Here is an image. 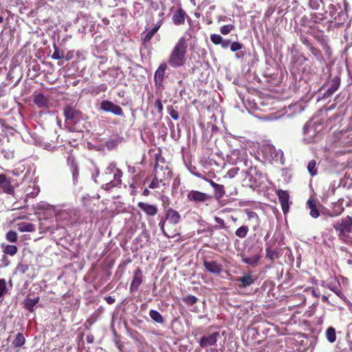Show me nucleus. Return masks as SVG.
<instances>
[{
	"mask_svg": "<svg viewBox=\"0 0 352 352\" xmlns=\"http://www.w3.org/2000/svg\"><path fill=\"white\" fill-rule=\"evenodd\" d=\"M122 172L117 168L115 164H111L105 169L104 173L100 177L102 188L106 190H109L120 185L122 182Z\"/></svg>",
	"mask_w": 352,
	"mask_h": 352,
	"instance_id": "f257e3e1",
	"label": "nucleus"
},
{
	"mask_svg": "<svg viewBox=\"0 0 352 352\" xmlns=\"http://www.w3.org/2000/svg\"><path fill=\"white\" fill-rule=\"evenodd\" d=\"M187 50V42L184 37L179 38L169 58V64L174 67L184 65Z\"/></svg>",
	"mask_w": 352,
	"mask_h": 352,
	"instance_id": "f03ea898",
	"label": "nucleus"
},
{
	"mask_svg": "<svg viewBox=\"0 0 352 352\" xmlns=\"http://www.w3.org/2000/svg\"><path fill=\"white\" fill-rule=\"evenodd\" d=\"M340 240L346 241L352 232V217L349 215L338 219L333 224Z\"/></svg>",
	"mask_w": 352,
	"mask_h": 352,
	"instance_id": "7ed1b4c3",
	"label": "nucleus"
},
{
	"mask_svg": "<svg viewBox=\"0 0 352 352\" xmlns=\"http://www.w3.org/2000/svg\"><path fill=\"white\" fill-rule=\"evenodd\" d=\"M168 162L160 154H155V182L162 183L170 177Z\"/></svg>",
	"mask_w": 352,
	"mask_h": 352,
	"instance_id": "20e7f679",
	"label": "nucleus"
},
{
	"mask_svg": "<svg viewBox=\"0 0 352 352\" xmlns=\"http://www.w3.org/2000/svg\"><path fill=\"white\" fill-rule=\"evenodd\" d=\"M100 109L105 112L112 113L116 116H124L123 110L119 105L107 100H104L100 102Z\"/></svg>",
	"mask_w": 352,
	"mask_h": 352,
	"instance_id": "39448f33",
	"label": "nucleus"
},
{
	"mask_svg": "<svg viewBox=\"0 0 352 352\" xmlns=\"http://www.w3.org/2000/svg\"><path fill=\"white\" fill-rule=\"evenodd\" d=\"M211 199V196L198 190H190L187 195V199L193 203H204Z\"/></svg>",
	"mask_w": 352,
	"mask_h": 352,
	"instance_id": "423d86ee",
	"label": "nucleus"
},
{
	"mask_svg": "<svg viewBox=\"0 0 352 352\" xmlns=\"http://www.w3.org/2000/svg\"><path fill=\"white\" fill-rule=\"evenodd\" d=\"M0 190L10 195L14 194V188L12 184L10 178L3 173L0 174Z\"/></svg>",
	"mask_w": 352,
	"mask_h": 352,
	"instance_id": "0eeeda50",
	"label": "nucleus"
},
{
	"mask_svg": "<svg viewBox=\"0 0 352 352\" xmlns=\"http://www.w3.org/2000/svg\"><path fill=\"white\" fill-rule=\"evenodd\" d=\"M257 280V277L252 273H244L242 276L237 277L236 281L240 289H244L253 285Z\"/></svg>",
	"mask_w": 352,
	"mask_h": 352,
	"instance_id": "6e6552de",
	"label": "nucleus"
},
{
	"mask_svg": "<svg viewBox=\"0 0 352 352\" xmlns=\"http://www.w3.org/2000/svg\"><path fill=\"white\" fill-rule=\"evenodd\" d=\"M161 230L164 235L168 238H173L178 234L177 225L168 223V221L162 220L159 223Z\"/></svg>",
	"mask_w": 352,
	"mask_h": 352,
	"instance_id": "1a4fd4ad",
	"label": "nucleus"
},
{
	"mask_svg": "<svg viewBox=\"0 0 352 352\" xmlns=\"http://www.w3.org/2000/svg\"><path fill=\"white\" fill-rule=\"evenodd\" d=\"M80 113V111L69 105H67L63 109V114L65 117V122L69 124L75 123L76 120L78 119Z\"/></svg>",
	"mask_w": 352,
	"mask_h": 352,
	"instance_id": "9d476101",
	"label": "nucleus"
},
{
	"mask_svg": "<svg viewBox=\"0 0 352 352\" xmlns=\"http://www.w3.org/2000/svg\"><path fill=\"white\" fill-rule=\"evenodd\" d=\"M203 265L206 271L214 274H219L223 271V265L217 261L204 260Z\"/></svg>",
	"mask_w": 352,
	"mask_h": 352,
	"instance_id": "9b49d317",
	"label": "nucleus"
},
{
	"mask_svg": "<svg viewBox=\"0 0 352 352\" xmlns=\"http://www.w3.org/2000/svg\"><path fill=\"white\" fill-rule=\"evenodd\" d=\"M230 160L233 164H237L238 162H243L244 165L248 166V160L245 152L239 150L234 149L231 152Z\"/></svg>",
	"mask_w": 352,
	"mask_h": 352,
	"instance_id": "f8f14e48",
	"label": "nucleus"
},
{
	"mask_svg": "<svg viewBox=\"0 0 352 352\" xmlns=\"http://www.w3.org/2000/svg\"><path fill=\"white\" fill-rule=\"evenodd\" d=\"M277 195L278 197L279 202L281 205L283 212L285 214L289 211V193L287 190H283L280 189L277 191Z\"/></svg>",
	"mask_w": 352,
	"mask_h": 352,
	"instance_id": "ddd939ff",
	"label": "nucleus"
},
{
	"mask_svg": "<svg viewBox=\"0 0 352 352\" xmlns=\"http://www.w3.org/2000/svg\"><path fill=\"white\" fill-rule=\"evenodd\" d=\"M143 276L140 268H137L133 273V277L130 285V291L131 292L138 291L140 285L142 283Z\"/></svg>",
	"mask_w": 352,
	"mask_h": 352,
	"instance_id": "4468645a",
	"label": "nucleus"
},
{
	"mask_svg": "<svg viewBox=\"0 0 352 352\" xmlns=\"http://www.w3.org/2000/svg\"><path fill=\"white\" fill-rule=\"evenodd\" d=\"M219 336V332H214L208 336H203L199 341V345L202 348L214 345L217 342Z\"/></svg>",
	"mask_w": 352,
	"mask_h": 352,
	"instance_id": "2eb2a0df",
	"label": "nucleus"
},
{
	"mask_svg": "<svg viewBox=\"0 0 352 352\" xmlns=\"http://www.w3.org/2000/svg\"><path fill=\"white\" fill-rule=\"evenodd\" d=\"M327 287L329 289L334 292L342 300L346 299V296L342 292L341 285L337 278L335 277L333 281L329 282Z\"/></svg>",
	"mask_w": 352,
	"mask_h": 352,
	"instance_id": "dca6fc26",
	"label": "nucleus"
},
{
	"mask_svg": "<svg viewBox=\"0 0 352 352\" xmlns=\"http://www.w3.org/2000/svg\"><path fill=\"white\" fill-rule=\"evenodd\" d=\"M340 85V78L338 76H335L333 79H331L330 82V87L327 90V91L323 94L322 98H327L331 96L335 91H336Z\"/></svg>",
	"mask_w": 352,
	"mask_h": 352,
	"instance_id": "f3484780",
	"label": "nucleus"
},
{
	"mask_svg": "<svg viewBox=\"0 0 352 352\" xmlns=\"http://www.w3.org/2000/svg\"><path fill=\"white\" fill-rule=\"evenodd\" d=\"M186 16V12L182 8H178L175 11L172 17L173 23L176 25L184 24Z\"/></svg>",
	"mask_w": 352,
	"mask_h": 352,
	"instance_id": "a211bd4d",
	"label": "nucleus"
},
{
	"mask_svg": "<svg viewBox=\"0 0 352 352\" xmlns=\"http://www.w3.org/2000/svg\"><path fill=\"white\" fill-rule=\"evenodd\" d=\"M181 219L179 212L172 208H168L166 211V219L164 221L170 223L177 224Z\"/></svg>",
	"mask_w": 352,
	"mask_h": 352,
	"instance_id": "6ab92c4d",
	"label": "nucleus"
},
{
	"mask_svg": "<svg viewBox=\"0 0 352 352\" xmlns=\"http://www.w3.org/2000/svg\"><path fill=\"white\" fill-rule=\"evenodd\" d=\"M33 97L34 103L38 108H45L47 107L48 98L42 94L34 93Z\"/></svg>",
	"mask_w": 352,
	"mask_h": 352,
	"instance_id": "aec40b11",
	"label": "nucleus"
},
{
	"mask_svg": "<svg viewBox=\"0 0 352 352\" xmlns=\"http://www.w3.org/2000/svg\"><path fill=\"white\" fill-rule=\"evenodd\" d=\"M307 205L310 210L309 214L311 217L316 219L320 216V212L317 208L316 201L314 199L310 198L307 201Z\"/></svg>",
	"mask_w": 352,
	"mask_h": 352,
	"instance_id": "412c9836",
	"label": "nucleus"
},
{
	"mask_svg": "<svg viewBox=\"0 0 352 352\" xmlns=\"http://www.w3.org/2000/svg\"><path fill=\"white\" fill-rule=\"evenodd\" d=\"M343 202L344 199H340L336 202L333 204V209L331 214H330L331 217H336L343 212L344 210Z\"/></svg>",
	"mask_w": 352,
	"mask_h": 352,
	"instance_id": "4be33fe9",
	"label": "nucleus"
},
{
	"mask_svg": "<svg viewBox=\"0 0 352 352\" xmlns=\"http://www.w3.org/2000/svg\"><path fill=\"white\" fill-rule=\"evenodd\" d=\"M40 298L38 296L34 298H27L23 301V307L28 310L30 312L34 311V306L39 302Z\"/></svg>",
	"mask_w": 352,
	"mask_h": 352,
	"instance_id": "5701e85b",
	"label": "nucleus"
},
{
	"mask_svg": "<svg viewBox=\"0 0 352 352\" xmlns=\"http://www.w3.org/2000/svg\"><path fill=\"white\" fill-rule=\"evenodd\" d=\"M72 214H75V210H63L60 211L56 214V218L59 221H66L67 222H69L72 219Z\"/></svg>",
	"mask_w": 352,
	"mask_h": 352,
	"instance_id": "b1692460",
	"label": "nucleus"
},
{
	"mask_svg": "<svg viewBox=\"0 0 352 352\" xmlns=\"http://www.w3.org/2000/svg\"><path fill=\"white\" fill-rule=\"evenodd\" d=\"M1 248L3 249V252L5 254L10 255L11 256H14L18 252V248L14 245L1 243Z\"/></svg>",
	"mask_w": 352,
	"mask_h": 352,
	"instance_id": "393cba45",
	"label": "nucleus"
},
{
	"mask_svg": "<svg viewBox=\"0 0 352 352\" xmlns=\"http://www.w3.org/2000/svg\"><path fill=\"white\" fill-rule=\"evenodd\" d=\"M18 230L21 232H33L35 230L34 225L30 223L21 222L17 224Z\"/></svg>",
	"mask_w": 352,
	"mask_h": 352,
	"instance_id": "a878e982",
	"label": "nucleus"
},
{
	"mask_svg": "<svg viewBox=\"0 0 352 352\" xmlns=\"http://www.w3.org/2000/svg\"><path fill=\"white\" fill-rule=\"evenodd\" d=\"M138 206L148 215H154V206L144 202H139Z\"/></svg>",
	"mask_w": 352,
	"mask_h": 352,
	"instance_id": "bb28decb",
	"label": "nucleus"
},
{
	"mask_svg": "<svg viewBox=\"0 0 352 352\" xmlns=\"http://www.w3.org/2000/svg\"><path fill=\"white\" fill-rule=\"evenodd\" d=\"M327 340L330 343H333L336 340V332L335 328L333 327H329L325 332Z\"/></svg>",
	"mask_w": 352,
	"mask_h": 352,
	"instance_id": "cd10ccee",
	"label": "nucleus"
},
{
	"mask_svg": "<svg viewBox=\"0 0 352 352\" xmlns=\"http://www.w3.org/2000/svg\"><path fill=\"white\" fill-rule=\"evenodd\" d=\"M261 258V256L260 255L258 254H256V255H254L253 256H251V257H243L242 258V262L247 264V265H252V266H255L257 265L258 262L259 261Z\"/></svg>",
	"mask_w": 352,
	"mask_h": 352,
	"instance_id": "c85d7f7f",
	"label": "nucleus"
},
{
	"mask_svg": "<svg viewBox=\"0 0 352 352\" xmlns=\"http://www.w3.org/2000/svg\"><path fill=\"white\" fill-rule=\"evenodd\" d=\"M248 218L249 219H254L255 220L256 224L253 228L254 230H256V229L259 227L260 224V219L258 215L256 212L252 211V210H247L246 212Z\"/></svg>",
	"mask_w": 352,
	"mask_h": 352,
	"instance_id": "c756f323",
	"label": "nucleus"
},
{
	"mask_svg": "<svg viewBox=\"0 0 352 352\" xmlns=\"http://www.w3.org/2000/svg\"><path fill=\"white\" fill-rule=\"evenodd\" d=\"M182 300L188 307L193 306L199 300L198 298L192 294L187 295L186 296L182 298Z\"/></svg>",
	"mask_w": 352,
	"mask_h": 352,
	"instance_id": "7c9ffc66",
	"label": "nucleus"
},
{
	"mask_svg": "<svg viewBox=\"0 0 352 352\" xmlns=\"http://www.w3.org/2000/svg\"><path fill=\"white\" fill-rule=\"evenodd\" d=\"M25 343V338L21 333H18L12 342V344L14 347H21L24 345Z\"/></svg>",
	"mask_w": 352,
	"mask_h": 352,
	"instance_id": "2f4dec72",
	"label": "nucleus"
},
{
	"mask_svg": "<svg viewBox=\"0 0 352 352\" xmlns=\"http://www.w3.org/2000/svg\"><path fill=\"white\" fill-rule=\"evenodd\" d=\"M245 175H252L259 180L262 178V174L261 171L256 167L251 166L247 170L245 171Z\"/></svg>",
	"mask_w": 352,
	"mask_h": 352,
	"instance_id": "473e14b6",
	"label": "nucleus"
},
{
	"mask_svg": "<svg viewBox=\"0 0 352 352\" xmlns=\"http://www.w3.org/2000/svg\"><path fill=\"white\" fill-rule=\"evenodd\" d=\"M213 189L214 190V196L217 199H221L226 195L223 185L218 184Z\"/></svg>",
	"mask_w": 352,
	"mask_h": 352,
	"instance_id": "72a5a7b5",
	"label": "nucleus"
},
{
	"mask_svg": "<svg viewBox=\"0 0 352 352\" xmlns=\"http://www.w3.org/2000/svg\"><path fill=\"white\" fill-rule=\"evenodd\" d=\"M249 232V228L248 226H242L239 227L235 231V234L239 238L243 239L246 237L248 235V233Z\"/></svg>",
	"mask_w": 352,
	"mask_h": 352,
	"instance_id": "f704fd0d",
	"label": "nucleus"
},
{
	"mask_svg": "<svg viewBox=\"0 0 352 352\" xmlns=\"http://www.w3.org/2000/svg\"><path fill=\"white\" fill-rule=\"evenodd\" d=\"M248 179V182L246 183V186L254 188V186H257L258 181L259 180L256 177L252 176V175H245V178L244 179V182Z\"/></svg>",
	"mask_w": 352,
	"mask_h": 352,
	"instance_id": "c9c22d12",
	"label": "nucleus"
},
{
	"mask_svg": "<svg viewBox=\"0 0 352 352\" xmlns=\"http://www.w3.org/2000/svg\"><path fill=\"white\" fill-rule=\"evenodd\" d=\"M6 239L10 243H16L18 241V234L14 230H10L6 234Z\"/></svg>",
	"mask_w": 352,
	"mask_h": 352,
	"instance_id": "e433bc0d",
	"label": "nucleus"
},
{
	"mask_svg": "<svg viewBox=\"0 0 352 352\" xmlns=\"http://www.w3.org/2000/svg\"><path fill=\"white\" fill-rule=\"evenodd\" d=\"M279 256V252L276 250H272L270 247L266 248V258L272 261Z\"/></svg>",
	"mask_w": 352,
	"mask_h": 352,
	"instance_id": "4c0bfd02",
	"label": "nucleus"
},
{
	"mask_svg": "<svg viewBox=\"0 0 352 352\" xmlns=\"http://www.w3.org/2000/svg\"><path fill=\"white\" fill-rule=\"evenodd\" d=\"M307 170L311 176L317 175L316 162L315 160H311L307 165Z\"/></svg>",
	"mask_w": 352,
	"mask_h": 352,
	"instance_id": "58836bf2",
	"label": "nucleus"
},
{
	"mask_svg": "<svg viewBox=\"0 0 352 352\" xmlns=\"http://www.w3.org/2000/svg\"><path fill=\"white\" fill-rule=\"evenodd\" d=\"M8 292L6 281L4 278H0V298L4 296Z\"/></svg>",
	"mask_w": 352,
	"mask_h": 352,
	"instance_id": "ea45409f",
	"label": "nucleus"
},
{
	"mask_svg": "<svg viewBox=\"0 0 352 352\" xmlns=\"http://www.w3.org/2000/svg\"><path fill=\"white\" fill-rule=\"evenodd\" d=\"M167 68V65L166 63L161 64L158 69L155 70V79L157 77L162 78L164 76V72Z\"/></svg>",
	"mask_w": 352,
	"mask_h": 352,
	"instance_id": "a19ab883",
	"label": "nucleus"
},
{
	"mask_svg": "<svg viewBox=\"0 0 352 352\" xmlns=\"http://www.w3.org/2000/svg\"><path fill=\"white\" fill-rule=\"evenodd\" d=\"M234 25L231 24L224 25L221 27L220 32L223 35L228 34L232 30H234Z\"/></svg>",
	"mask_w": 352,
	"mask_h": 352,
	"instance_id": "79ce46f5",
	"label": "nucleus"
},
{
	"mask_svg": "<svg viewBox=\"0 0 352 352\" xmlns=\"http://www.w3.org/2000/svg\"><path fill=\"white\" fill-rule=\"evenodd\" d=\"M30 268V265L24 263H19L16 266V270L21 274H25Z\"/></svg>",
	"mask_w": 352,
	"mask_h": 352,
	"instance_id": "37998d69",
	"label": "nucleus"
},
{
	"mask_svg": "<svg viewBox=\"0 0 352 352\" xmlns=\"http://www.w3.org/2000/svg\"><path fill=\"white\" fill-rule=\"evenodd\" d=\"M239 168L234 167L230 169L224 176L225 177L234 178L239 173Z\"/></svg>",
	"mask_w": 352,
	"mask_h": 352,
	"instance_id": "c03bdc74",
	"label": "nucleus"
},
{
	"mask_svg": "<svg viewBox=\"0 0 352 352\" xmlns=\"http://www.w3.org/2000/svg\"><path fill=\"white\" fill-rule=\"evenodd\" d=\"M222 36L219 34H212L210 35V40L214 45H219L222 43Z\"/></svg>",
	"mask_w": 352,
	"mask_h": 352,
	"instance_id": "a18cd8bd",
	"label": "nucleus"
},
{
	"mask_svg": "<svg viewBox=\"0 0 352 352\" xmlns=\"http://www.w3.org/2000/svg\"><path fill=\"white\" fill-rule=\"evenodd\" d=\"M52 58L54 60H59L64 58V52H60L58 48L55 47L54 52L52 55Z\"/></svg>",
	"mask_w": 352,
	"mask_h": 352,
	"instance_id": "49530a36",
	"label": "nucleus"
},
{
	"mask_svg": "<svg viewBox=\"0 0 352 352\" xmlns=\"http://www.w3.org/2000/svg\"><path fill=\"white\" fill-rule=\"evenodd\" d=\"M169 115L173 120L179 118V113L177 109H174L172 106L168 108Z\"/></svg>",
	"mask_w": 352,
	"mask_h": 352,
	"instance_id": "de8ad7c7",
	"label": "nucleus"
},
{
	"mask_svg": "<svg viewBox=\"0 0 352 352\" xmlns=\"http://www.w3.org/2000/svg\"><path fill=\"white\" fill-rule=\"evenodd\" d=\"M243 48V44L236 41L231 43L230 50L232 52H236Z\"/></svg>",
	"mask_w": 352,
	"mask_h": 352,
	"instance_id": "09e8293b",
	"label": "nucleus"
},
{
	"mask_svg": "<svg viewBox=\"0 0 352 352\" xmlns=\"http://www.w3.org/2000/svg\"><path fill=\"white\" fill-rule=\"evenodd\" d=\"M311 8L317 10L319 8L322 0H308Z\"/></svg>",
	"mask_w": 352,
	"mask_h": 352,
	"instance_id": "8fccbe9b",
	"label": "nucleus"
},
{
	"mask_svg": "<svg viewBox=\"0 0 352 352\" xmlns=\"http://www.w3.org/2000/svg\"><path fill=\"white\" fill-rule=\"evenodd\" d=\"M214 221L216 223H217L219 224L218 226H215L214 228L216 229H224L226 228V226H225V223H224V221L223 219L219 217H214Z\"/></svg>",
	"mask_w": 352,
	"mask_h": 352,
	"instance_id": "3c124183",
	"label": "nucleus"
},
{
	"mask_svg": "<svg viewBox=\"0 0 352 352\" xmlns=\"http://www.w3.org/2000/svg\"><path fill=\"white\" fill-rule=\"evenodd\" d=\"M154 35V28L151 29L144 36V43L149 42Z\"/></svg>",
	"mask_w": 352,
	"mask_h": 352,
	"instance_id": "603ef678",
	"label": "nucleus"
},
{
	"mask_svg": "<svg viewBox=\"0 0 352 352\" xmlns=\"http://www.w3.org/2000/svg\"><path fill=\"white\" fill-rule=\"evenodd\" d=\"M155 322L163 323L164 319L162 315L157 311H155Z\"/></svg>",
	"mask_w": 352,
	"mask_h": 352,
	"instance_id": "864d4df0",
	"label": "nucleus"
},
{
	"mask_svg": "<svg viewBox=\"0 0 352 352\" xmlns=\"http://www.w3.org/2000/svg\"><path fill=\"white\" fill-rule=\"evenodd\" d=\"M161 199H162V204L164 205V206L166 208V206H168L169 205V199L167 197L164 196V195H162L161 197Z\"/></svg>",
	"mask_w": 352,
	"mask_h": 352,
	"instance_id": "5fc2aeb1",
	"label": "nucleus"
},
{
	"mask_svg": "<svg viewBox=\"0 0 352 352\" xmlns=\"http://www.w3.org/2000/svg\"><path fill=\"white\" fill-rule=\"evenodd\" d=\"M220 44H221V45L222 48H223V49H226V48H228V46L230 45V40H228V39H226V40H223V39H222V43H221Z\"/></svg>",
	"mask_w": 352,
	"mask_h": 352,
	"instance_id": "6e6d98bb",
	"label": "nucleus"
},
{
	"mask_svg": "<svg viewBox=\"0 0 352 352\" xmlns=\"http://www.w3.org/2000/svg\"><path fill=\"white\" fill-rule=\"evenodd\" d=\"M104 299L109 305L113 304L116 301L115 298L111 296H106Z\"/></svg>",
	"mask_w": 352,
	"mask_h": 352,
	"instance_id": "4d7b16f0",
	"label": "nucleus"
},
{
	"mask_svg": "<svg viewBox=\"0 0 352 352\" xmlns=\"http://www.w3.org/2000/svg\"><path fill=\"white\" fill-rule=\"evenodd\" d=\"M72 175L74 179H76L78 176V169L76 166H74L72 170Z\"/></svg>",
	"mask_w": 352,
	"mask_h": 352,
	"instance_id": "13d9d810",
	"label": "nucleus"
},
{
	"mask_svg": "<svg viewBox=\"0 0 352 352\" xmlns=\"http://www.w3.org/2000/svg\"><path fill=\"white\" fill-rule=\"evenodd\" d=\"M74 56L73 52L70 51L68 52L65 56H64V58L66 59V60H71Z\"/></svg>",
	"mask_w": 352,
	"mask_h": 352,
	"instance_id": "bf43d9fd",
	"label": "nucleus"
},
{
	"mask_svg": "<svg viewBox=\"0 0 352 352\" xmlns=\"http://www.w3.org/2000/svg\"><path fill=\"white\" fill-rule=\"evenodd\" d=\"M86 340L88 343H93L94 341V337L93 335H87L86 337Z\"/></svg>",
	"mask_w": 352,
	"mask_h": 352,
	"instance_id": "052dcab7",
	"label": "nucleus"
},
{
	"mask_svg": "<svg viewBox=\"0 0 352 352\" xmlns=\"http://www.w3.org/2000/svg\"><path fill=\"white\" fill-rule=\"evenodd\" d=\"M155 104L157 105V107L158 109V111L160 112L162 111V109H163V106H162V102L160 101V100H157L155 102Z\"/></svg>",
	"mask_w": 352,
	"mask_h": 352,
	"instance_id": "680f3d73",
	"label": "nucleus"
},
{
	"mask_svg": "<svg viewBox=\"0 0 352 352\" xmlns=\"http://www.w3.org/2000/svg\"><path fill=\"white\" fill-rule=\"evenodd\" d=\"M206 182H208L210 185L214 188L218 184L215 183L214 182H213L212 179H207V180H206Z\"/></svg>",
	"mask_w": 352,
	"mask_h": 352,
	"instance_id": "e2e57ef3",
	"label": "nucleus"
},
{
	"mask_svg": "<svg viewBox=\"0 0 352 352\" xmlns=\"http://www.w3.org/2000/svg\"><path fill=\"white\" fill-rule=\"evenodd\" d=\"M312 19L314 21V22H318L319 20H322V17H318L316 15H314V16H312Z\"/></svg>",
	"mask_w": 352,
	"mask_h": 352,
	"instance_id": "0e129e2a",
	"label": "nucleus"
},
{
	"mask_svg": "<svg viewBox=\"0 0 352 352\" xmlns=\"http://www.w3.org/2000/svg\"><path fill=\"white\" fill-rule=\"evenodd\" d=\"M194 175L198 177H200V178H202L204 180H207V178L205 177V176H203L201 173H194Z\"/></svg>",
	"mask_w": 352,
	"mask_h": 352,
	"instance_id": "69168bd1",
	"label": "nucleus"
},
{
	"mask_svg": "<svg viewBox=\"0 0 352 352\" xmlns=\"http://www.w3.org/2000/svg\"><path fill=\"white\" fill-rule=\"evenodd\" d=\"M321 300L323 302H329V299H328V297L324 296V295H322V297H321Z\"/></svg>",
	"mask_w": 352,
	"mask_h": 352,
	"instance_id": "338daca9",
	"label": "nucleus"
},
{
	"mask_svg": "<svg viewBox=\"0 0 352 352\" xmlns=\"http://www.w3.org/2000/svg\"><path fill=\"white\" fill-rule=\"evenodd\" d=\"M149 316H151V318L154 320V309H151L149 311Z\"/></svg>",
	"mask_w": 352,
	"mask_h": 352,
	"instance_id": "774afa93",
	"label": "nucleus"
}]
</instances>
